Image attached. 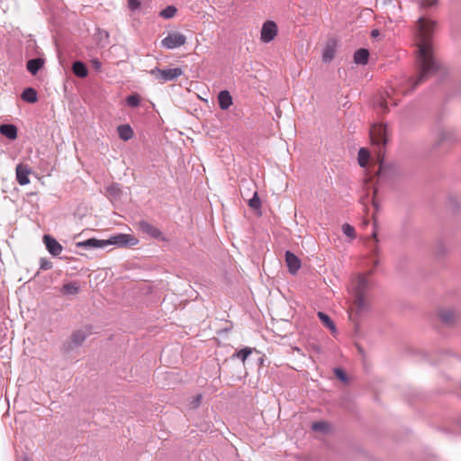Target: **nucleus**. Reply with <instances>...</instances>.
I'll list each match as a JSON object with an SVG mask.
<instances>
[{"instance_id":"nucleus-1","label":"nucleus","mask_w":461,"mask_h":461,"mask_svg":"<svg viewBox=\"0 0 461 461\" xmlns=\"http://www.w3.org/2000/svg\"><path fill=\"white\" fill-rule=\"evenodd\" d=\"M434 27L435 23L423 16L420 17L417 22V59L419 63L420 75L415 80H412L411 78L408 79L407 83L411 86V88L401 89L402 93L404 95L412 92L420 84L427 80L439 69V65L433 58L430 44V38L432 36Z\"/></svg>"},{"instance_id":"nucleus-2","label":"nucleus","mask_w":461,"mask_h":461,"mask_svg":"<svg viewBox=\"0 0 461 461\" xmlns=\"http://www.w3.org/2000/svg\"><path fill=\"white\" fill-rule=\"evenodd\" d=\"M372 286L371 281L365 275H358L352 282L353 303L350 306L349 318L356 321L370 309L368 292Z\"/></svg>"},{"instance_id":"nucleus-3","label":"nucleus","mask_w":461,"mask_h":461,"mask_svg":"<svg viewBox=\"0 0 461 461\" xmlns=\"http://www.w3.org/2000/svg\"><path fill=\"white\" fill-rule=\"evenodd\" d=\"M369 133L372 144L378 148L379 166L376 173L378 180H390L396 175L397 169L393 165L385 164L383 159L380 158L383 149L388 141L386 126L383 124H374L370 128Z\"/></svg>"},{"instance_id":"nucleus-4","label":"nucleus","mask_w":461,"mask_h":461,"mask_svg":"<svg viewBox=\"0 0 461 461\" xmlns=\"http://www.w3.org/2000/svg\"><path fill=\"white\" fill-rule=\"evenodd\" d=\"M149 73L154 77L156 80L158 81V83L164 84L166 82L176 79L178 77L183 75L184 72L181 68L167 69H160L158 68H155L151 69Z\"/></svg>"},{"instance_id":"nucleus-5","label":"nucleus","mask_w":461,"mask_h":461,"mask_svg":"<svg viewBox=\"0 0 461 461\" xmlns=\"http://www.w3.org/2000/svg\"><path fill=\"white\" fill-rule=\"evenodd\" d=\"M139 243L138 239L130 234L119 233L106 240V246L116 245L121 248L133 247Z\"/></svg>"},{"instance_id":"nucleus-6","label":"nucleus","mask_w":461,"mask_h":461,"mask_svg":"<svg viewBox=\"0 0 461 461\" xmlns=\"http://www.w3.org/2000/svg\"><path fill=\"white\" fill-rule=\"evenodd\" d=\"M186 37L177 32H169L167 37L161 41V45L168 50H173L185 45Z\"/></svg>"},{"instance_id":"nucleus-7","label":"nucleus","mask_w":461,"mask_h":461,"mask_svg":"<svg viewBox=\"0 0 461 461\" xmlns=\"http://www.w3.org/2000/svg\"><path fill=\"white\" fill-rule=\"evenodd\" d=\"M87 334L83 330H77L71 334L70 340L65 342L62 346V351L64 353H69L75 348H77L83 344L86 340Z\"/></svg>"},{"instance_id":"nucleus-8","label":"nucleus","mask_w":461,"mask_h":461,"mask_svg":"<svg viewBox=\"0 0 461 461\" xmlns=\"http://www.w3.org/2000/svg\"><path fill=\"white\" fill-rule=\"evenodd\" d=\"M137 225L139 230L144 234L157 240H165L162 231L147 221L141 220L137 223Z\"/></svg>"},{"instance_id":"nucleus-9","label":"nucleus","mask_w":461,"mask_h":461,"mask_svg":"<svg viewBox=\"0 0 461 461\" xmlns=\"http://www.w3.org/2000/svg\"><path fill=\"white\" fill-rule=\"evenodd\" d=\"M277 34V26L275 22L267 21L264 23L262 29L260 39L263 42L268 43L275 39Z\"/></svg>"},{"instance_id":"nucleus-10","label":"nucleus","mask_w":461,"mask_h":461,"mask_svg":"<svg viewBox=\"0 0 461 461\" xmlns=\"http://www.w3.org/2000/svg\"><path fill=\"white\" fill-rule=\"evenodd\" d=\"M338 43L335 40H329L322 50V61L324 63H330L335 57L337 51Z\"/></svg>"},{"instance_id":"nucleus-11","label":"nucleus","mask_w":461,"mask_h":461,"mask_svg":"<svg viewBox=\"0 0 461 461\" xmlns=\"http://www.w3.org/2000/svg\"><path fill=\"white\" fill-rule=\"evenodd\" d=\"M43 242L49 253L54 257L59 256L63 249L62 246L50 235H44Z\"/></svg>"},{"instance_id":"nucleus-12","label":"nucleus","mask_w":461,"mask_h":461,"mask_svg":"<svg viewBox=\"0 0 461 461\" xmlns=\"http://www.w3.org/2000/svg\"><path fill=\"white\" fill-rule=\"evenodd\" d=\"M285 262L288 267V271L292 275H295L301 267V260L299 258L289 250L285 252Z\"/></svg>"},{"instance_id":"nucleus-13","label":"nucleus","mask_w":461,"mask_h":461,"mask_svg":"<svg viewBox=\"0 0 461 461\" xmlns=\"http://www.w3.org/2000/svg\"><path fill=\"white\" fill-rule=\"evenodd\" d=\"M31 169L27 165L19 164L16 167V180L21 185L30 183L29 175Z\"/></svg>"},{"instance_id":"nucleus-14","label":"nucleus","mask_w":461,"mask_h":461,"mask_svg":"<svg viewBox=\"0 0 461 461\" xmlns=\"http://www.w3.org/2000/svg\"><path fill=\"white\" fill-rule=\"evenodd\" d=\"M77 247H82L87 249H104L106 246V240H97L95 238L88 239L85 241L78 242L77 244Z\"/></svg>"},{"instance_id":"nucleus-15","label":"nucleus","mask_w":461,"mask_h":461,"mask_svg":"<svg viewBox=\"0 0 461 461\" xmlns=\"http://www.w3.org/2000/svg\"><path fill=\"white\" fill-rule=\"evenodd\" d=\"M218 104L221 110H227L232 104V97L229 91L222 90L218 95Z\"/></svg>"},{"instance_id":"nucleus-16","label":"nucleus","mask_w":461,"mask_h":461,"mask_svg":"<svg viewBox=\"0 0 461 461\" xmlns=\"http://www.w3.org/2000/svg\"><path fill=\"white\" fill-rule=\"evenodd\" d=\"M0 133L9 140H15L17 138V128L11 123L2 124L0 126Z\"/></svg>"},{"instance_id":"nucleus-17","label":"nucleus","mask_w":461,"mask_h":461,"mask_svg":"<svg viewBox=\"0 0 461 461\" xmlns=\"http://www.w3.org/2000/svg\"><path fill=\"white\" fill-rule=\"evenodd\" d=\"M72 71L75 76L84 78L88 75V69L83 61L77 60L72 64Z\"/></svg>"},{"instance_id":"nucleus-18","label":"nucleus","mask_w":461,"mask_h":461,"mask_svg":"<svg viewBox=\"0 0 461 461\" xmlns=\"http://www.w3.org/2000/svg\"><path fill=\"white\" fill-rule=\"evenodd\" d=\"M44 60L41 58H35L29 59L26 64L28 71L32 75H36L38 71L43 67Z\"/></svg>"},{"instance_id":"nucleus-19","label":"nucleus","mask_w":461,"mask_h":461,"mask_svg":"<svg viewBox=\"0 0 461 461\" xmlns=\"http://www.w3.org/2000/svg\"><path fill=\"white\" fill-rule=\"evenodd\" d=\"M441 321L447 325H452L456 321L455 312L451 309H442L438 312Z\"/></svg>"},{"instance_id":"nucleus-20","label":"nucleus","mask_w":461,"mask_h":461,"mask_svg":"<svg viewBox=\"0 0 461 461\" xmlns=\"http://www.w3.org/2000/svg\"><path fill=\"white\" fill-rule=\"evenodd\" d=\"M369 51L366 49H358L354 53V62L357 65H366L368 62Z\"/></svg>"},{"instance_id":"nucleus-21","label":"nucleus","mask_w":461,"mask_h":461,"mask_svg":"<svg viewBox=\"0 0 461 461\" xmlns=\"http://www.w3.org/2000/svg\"><path fill=\"white\" fill-rule=\"evenodd\" d=\"M21 98L29 104H34L38 101L37 91L32 87H27L23 91Z\"/></svg>"},{"instance_id":"nucleus-22","label":"nucleus","mask_w":461,"mask_h":461,"mask_svg":"<svg viewBox=\"0 0 461 461\" xmlns=\"http://www.w3.org/2000/svg\"><path fill=\"white\" fill-rule=\"evenodd\" d=\"M117 132L121 140H129L133 137V131L129 124H122L117 127Z\"/></svg>"},{"instance_id":"nucleus-23","label":"nucleus","mask_w":461,"mask_h":461,"mask_svg":"<svg viewBox=\"0 0 461 461\" xmlns=\"http://www.w3.org/2000/svg\"><path fill=\"white\" fill-rule=\"evenodd\" d=\"M80 286L77 282L65 284L61 288V293L65 295H76L79 293Z\"/></svg>"},{"instance_id":"nucleus-24","label":"nucleus","mask_w":461,"mask_h":461,"mask_svg":"<svg viewBox=\"0 0 461 461\" xmlns=\"http://www.w3.org/2000/svg\"><path fill=\"white\" fill-rule=\"evenodd\" d=\"M318 317L321 320V321L322 322V324L326 328H328L332 333H335L337 331L335 323L333 322V321L330 319V317L328 314H326L323 312H318Z\"/></svg>"},{"instance_id":"nucleus-25","label":"nucleus","mask_w":461,"mask_h":461,"mask_svg":"<svg viewBox=\"0 0 461 461\" xmlns=\"http://www.w3.org/2000/svg\"><path fill=\"white\" fill-rule=\"evenodd\" d=\"M122 193L121 185L118 183H113L106 188V194L110 198L119 199Z\"/></svg>"},{"instance_id":"nucleus-26","label":"nucleus","mask_w":461,"mask_h":461,"mask_svg":"<svg viewBox=\"0 0 461 461\" xmlns=\"http://www.w3.org/2000/svg\"><path fill=\"white\" fill-rule=\"evenodd\" d=\"M257 352L256 348H249V347H246V348H241L240 350L235 352L233 355H232V358H239L240 359L243 363H245V361L248 359V357L253 353V352Z\"/></svg>"},{"instance_id":"nucleus-27","label":"nucleus","mask_w":461,"mask_h":461,"mask_svg":"<svg viewBox=\"0 0 461 461\" xmlns=\"http://www.w3.org/2000/svg\"><path fill=\"white\" fill-rule=\"evenodd\" d=\"M369 157H370V154L366 149L361 148L359 149L357 160H358V164L361 167H366V165L368 163Z\"/></svg>"},{"instance_id":"nucleus-28","label":"nucleus","mask_w":461,"mask_h":461,"mask_svg":"<svg viewBox=\"0 0 461 461\" xmlns=\"http://www.w3.org/2000/svg\"><path fill=\"white\" fill-rule=\"evenodd\" d=\"M140 95L137 93H133L130 95H128L125 99L126 104L130 107H138L140 104Z\"/></svg>"},{"instance_id":"nucleus-29","label":"nucleus","mask_w":461,"mask_h":461,"mask_svg":"<svg viewBox=\"0 0 461 461\" xmlns=\"http://www.w3.org/2000/svg\"><path fill=\"white\" fill-rule=\"evenodd\" d=\"M177 12V9L174 5H168L159 13V16L165 19L173 18Z\"/></svg>"},{"instance_id":"nucleus-30","label":"nucleus","mask_w":461,"mask_h":461,"mask_svg":"<svg viewBox=\"0 0 461 461\" xmlns=\"http://www.w3.org/2000/svg\"><path fill=\"white\" fill-rule=\"evenodd\" d=\"M249 206L253 210H259L261 208V200L258 192H255L252 198L249 200Z\"/></svg>"},{"instance_id":"nucleus-31","label":"nucleus","mask_w":461,"mask_h":461,"mask_svg":"<svg viewBox=\"0 0 461 461\" xmlns=\"http://www.w3.org/2000/svg\"><path fill=\"white\" fill-rule=\"evenodd\" d=\"M329 428H330L329 423L326 421H316V422H313L312 425V429L314 431H319V432H326V431H328Z\"/></svg>"},{"instance_id":"nucleus-32","label":"nucleus","mask_w":461,"mask_h":461,"mask_svg":"<svg viewBox=\"0 0 461 461\" xmlns=\"http://www.w3.org/2000/svg\"><path fill=\"white\" fill-rule=\"evenodd\" d=\"M372 237L374 238V240L369 241L368 247H369V249L371 250V253L373 255H377L379 253V247L377 245V239H376V232L375 231H374L372 233Z\"/></svg>"},{"instance_id":"nucleus-33","label":"nucleus","mask_w":461,"mask_h":461,"mask_svg":"<svg viewBox=\"0 0 461 461\" xmlns=\"http://www.w3.org/2000/svg\"><path fill=\"white\" fill-rule=\"evenodd\" d=\"M342 231L347 237L350 239H354L356 237V231L354 227L348 223H344L342 225Z\"/></svg>"},{"instance_id":"nucleus-34","label":"nucleus","mask_w":461,"mask_h":461,"mask_svg":"<svg viewBox=\"0 0 461 461\" xmlns=\"http://www.w3.org/2000/svg\"><path fill=\"white\" fill-rule=\"evenodd\" d=\"M334 374L338 379L340 381L347 383L348 382V375L347 374L341 369V368H335Z\"/></svg>"},{"instance_id":"nucleus-35","label":"nucleus","mask_w":461,"mask_h":461,"mask_svg":"<svg viewBox=\"0 0 461 461\" xmlns=\"http://www.w3.org/2000/svg\"><path fill=\"white\" fill-rule=\"evenodd\" d=\"M52 267V263L46 258H41L40 268L41 270H49Z\"/></svg>"},{"instance_id":"nucleus-36","label":"nucleus","mask_w":461,"mask_h":461,"mask_svg":"<svg viewBox=\"0 0 461 461\" xmlns=\"http://www.w3.org/2000/svg\"><path fill=\"white\" fill-rule=\"evenodd\" d=\"M438 4V0H421L420 6L422 8H429Z\"/></svg>"},{"instance_id":"nucleus-37","label":"nucleus","mask_w":461,"mask_h":461,"mask_svg":"<svg viewBox=\"0 0 461 461\" xmlns=\"http://www.w3.org/2000/svg\"><path fill=\"white\" fill-rule=\"evenodd\" d=\"M140 6V0H129L128 1V7L131 11H135Z\"/></svg>"},{"instance_id":"nucleus-38","label":"nucleus","mask_w":461,"mask_h":461,"mask_svg":"<svg viewBox=\"0 0 461 461\" xmlns=\"http://www.w3.org/2000/svg\"><path fill=\"white\" fill-rule=\"evenodd\" d=\"M91 65H92V68L96 70V71H100L101 68H102V63L99 59H94L91 60Z\"/></svg>"},{"instance_id":"nucleus-39","label":"nucleus","mask_w":461,"mask_h":461,"mask_svg":"<svg viewBox=\"0 0 461 461\" xmlns=\"http://www.w3.org/2000/svg\"><path fill=\"white\" fill-rule=\"evenodd\" d=\"M379 107H380V110L383 112V113H385L387 111V101L385 99H383L379 102Z\"/></svg>"},{"instance_id":"nucleus-40","label":"nucleus","mask_w":461,"mask_h":461,"mask_svg":"<svg viewBox=\"0 0 461 461\" xmlns=\"http://www.w3.org/2000/svg\"><path fill=\"white\" fill-rule=\"evenodd\" d=\"M201 400H202V395L201 394L196 395L192 402L194 407H198L201 402Z\"/></svg>"},{"instance_id":"nucleus-41","label":"nucleus","mask_w":461,"mask_h":461,"mask_svg":"<svg viewBox=\"0 0 461 461\" xmlns=\"http://www.w3.org/2000/svg\"><path fill=\"white\" fill-rule=\"evenodd\" d=\"M380 35V32L378 30L375 29L371 32V37L373 38H376Z\"/></svg>"},{"instance_id":"nucleus-42","label":"nucleus","mask_w":461,"mask_h":461,"mask_svg":"<svg viewBox=\"0 0 461 461\" xmlns=\"http://www.w3.org/2000/svg\"><path fill=\"white\" fill-rule=\"evenodd\" d=\"M379 264L378 259H374V266L376 267Z\"/></svg>"},{"instance_id":"nucleus-43","label":"nucleus","mask_w":461,"mask_h":461,"mask_svg":"<svg viewBox=\"0 0 461 461\" xmlns=\"http://www.w3.org/2000/svg\"><path fill=\"white\" fill-rule=\"evenodd\" d=\"M23 461H27V460H23Z\"/></svg>"}]
</instances>
